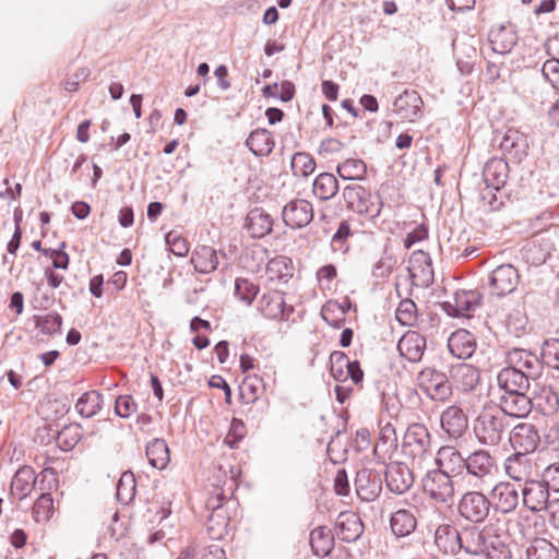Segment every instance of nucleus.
<instances>
[{"instance_id": "obj_1", "label": "nucleus", "mask_w": 559, "mask_h": 559, "mask_svg": "<svg viewBox=\"0 0 559 559\" xmlns=\"http://www.w3.org/2000/svg\"><path fill=\"white\" fill-rule=\"evenodd\" d=\"M509 420L496 405L486 404L473 420L476 440L485 447H497L504 439Z\"/></svg>"}, {"instance_id": "obj_2", "label": "nucleus", "mask_w": 559, "mask_h": 559, "mask_svg": "<svg viewBox=\"0 0 559 559\" xmlns=\"http://www.w3.org/2000/svg\"><path fill=\"white\" fill-rule=\"evenodd\" d=\"M342 197L348 211L369 219L380 216L383 203L379 195L372 194L368 189L357 183L344 187Z\"/></svg>"}, {"instance_id": "obj_3", "label": "nucleus", "mask_w": 559, "mask_h": 559, "mask_svg": "<svg viewBox=\"0 0 559 559\" xmlns=\"http://www.w3.org/2000/svg\"><path fill=\"white\" fill-rule=\"evenodd\" d=\"M453 478L437 468L430 469L421 479L423 490L435 503L450 506L455 495Z\"/></svg>"}, {"instance_id": "obj_4", "label": "nucleus", "mask_w": 559, "mask_h": 559, "mask_svg": "<svg viewBox=\"0 0 559 559\" xmlns=\"http://www.w3.org/2000/svg\"><path fill=\"white\" fill-rule=\"evenodd\" d=\"M492 503L480 491L464 492L457 502V513L466 522L477 525L484 523L491 512Z\"/></svg>"}, {"instance_id": "obj_5", "label": "nucleus", "mask_w": 559, "mask_h": 559, "mask_svg": "<svg viewBox=\"0 0 559 559\" xmlns=\"http://www.w3.org/2000/svg\"><path fill=\"white\" fill-rule=\"evenodd\" d=\"M402 451L404 455L418 461L430 454L431 436L428 428L418 423L409 425L404 433Z\"/></svg>"}, {"instance_id": "obj_6", "label": "nucleus", "mask_w": 559, "mask_h": 559, "mask_svg": "<svg viewBox=\"0 0 559 559\" xmlns=\"http://www.w3.org/2000/svg\"><path fill=\"white\" fill-rule=\"evenodd\" d=\"M417 385L433 401H444L452 395V386L442 371L435 368H424L416 378Z\"/></svg>"}, {"instance_id": "obj_7", "label": "nucleus", "mask_w": 559, "mask_h": 559, "mask_svg": "<svg viewBox=\"0 0 559 559\" xmlns=\"http://www.w3.org/2000/svg\"><path fill=\"white\" fill-rule=\"evenodd\" d=\"M465 471L475 479V485L492 480L497 472V463L493 455L485 449H477L466 456Z\"/></svg>"}, {"instance_id": "obj_8", "label": "nucleus", "mask_w": 559, "mask_h": 559, "mask_svg": "<svg viewBox=\"0 0 559 559\" xmlns=\"http://www.w3.org/2000/svg\"><path fill=\"white\" fill-rule=\"evenodd\" d=\"M519 281V272L513 265L501 264L488 276L489 293L492 296L504 297L515 290Z\"/></svg>"}, {"instance_id": "obj_9", "label": "nucleus", "mask_w": 559, "mask_h": 559, "mask_svg": "<svg viewBox=\"0 0 559 559\" xmlns=\"http://www.w3.org/2000/svg\"><path fill=\"white\" fill-rule=\"evenodd\" d=\"M506 361L508 367L522 371L532 380L542 376V359L531 350L513 347L507 352Z\"/></svg>"}, {"instance_id": "obj_10", "label": "nucleus", "mask_w": 559, "mask_h": 559, "mask_svg": "<svg viewBox=\"0 0 559 559\" xmlns=\"http://www.w3.org/2000/svg\"><path fill=\"white\" fill-rule=\"evenodd\" d=\"M313 205L306 199L290 200L282 210L284 224L292 229L308 226L313 219Z\"/></svg>"}, {"instance_id": "obj_11", "label": "nucleus", "mask_w": 559, "mask_h": 559, "mask_svg": "<svg viewBox=\"0 0 559 559\" xmlns=\"http://www.w3.org/2000/svg\"><path fill=\"white\" fill-rule=\"evenodd\" d=\"M532 397L527 395V392L516 393H501L496 405L500 409L506 418H525L533 409Z\"/></svg>"}, {"instance_id": "obj_12", "label": "nucleus", "mask_w": 559, "mask_h": 559, "mask_svg": "<svg viewBox=\"0 0 559 559\" xmlns=\"http://www.w3.org/2000/svg\"><path fill=\"white\" fill-rule=\"evenodd\" d=\"M509 441L516 452L533 453L540 443V436L532 423H520L513 427Z\"/></svg>"}, {"instance_id": "obj_13", "label": "nucleus", "mask_w": 559, "mask_h": 559, "mask_svg": "<svg viewBox=\"0 0 559 559\" xmlns=\"http://www.w3.org/2000/svg\"><path fill=\"white\" fill-rule=\"evenodd\" d=\"M355 487L362 501H374L382 491V475L372 468H361L356 474Z\"/></svg>"}, {"instance_id": "obj_14", "label": "nucleus", "mask_w": 559, "mask_h": 559, "mask_svg": "<svg viewBox=\"0 0 559 559\" xmlns=\"http://www.w3.org/2000/svg\"><path fill=\"white\" fill-rule=\"evenodd\" d=\"M259 310L267 319L287 321L294 312V307L286 305L284 293L271 290L262 295Z\"/></svg>"}, {"instance_id": "obj_15", "label": "nucleus", "mask_w": 559, "mask_h": 559, "mask_svg": "<svg viewBox=\"0 0 559 559\" xmlns=\"http://www.w3.org/2000/svg\"><path fill=\"white\" fill-rule=\"evenodd\" d=\"M388 489L396 495L405 493L414 484L412 469L402 462H391L385 469Z\"/></svg>"}, {"instance_id": "obj_16", "label": "nucleus", "mask_w": 559, "mask_h": 559, "mask_svg": "<svg viewBox=\"0 0 559 559\" xmlns=\"http://www.w3.org/2000/svg\"><path fill=\"white\" fill-rule=\"evenodd\" d=\"M523 504L532 512H539L547 508L549 490L543 480L528 479L522 487Z\"/></svg>"}, {"instance_id": "obj_17", "label": "nucleus", "mask_w": 559, "mask_h": 559, "mask_svg": "<svg viewBox=\"0 0 559 559\" xmlns=\"http://www.w3.org/2000/svg\"><path fill=\"white\" fill-rule=\"evenodd\" d=\"M423 99L414 90H405L393 103V111L403 120L415 121L421 117Z\"/></svg>"}, {"instance_id": "obj_18", "label": "nucleus", "mask_w": 559, "mask_h": 559, "mask_svg": "<svg viewBox=\"0 0 559 559\" xmlns=\"http://www.w3.org/2000/svg\"><path fill=\"white\" fill-rule=\"evenodd\" d=\"M489 535L486 530H479L476 525L465 526L460 531L459 552L461 550L468 555H483L487 547Z\"/></svg>"}, {"instance_id": "obj_19", "label": "nucleus", "mask_w": 559, "mask_h": 559, "mask_svg": "<svg viewBox=\"0 0 559 559\" xmlns=\"http://www.w3.org/2000/svg\"><path fill=\"white\" fill-rule=\"evenodd\" d=\"M437 469L456 477L465 471L466 457L454 447H441L436 455Z\"/></svg>"}, {"instance_id": "obj_20", "label": "nucleus", "mask_w": 559, "mask_h": 559, "mask_svg": "<svg viewBox=\"0 0 559 559\" xmlns=\"http://www.w3.org/2000/svg\"><path fill=\"white\" fill-rule=\"evenodd\" d=\"M364 532L359 515L353 511L341 512L335 521L336 536L346 543L356 542Z\"/></svg>"}, {"instance_id": "obj_21", "label": "nucleus", "mask_w": 559, "mask_h": 559, "mask_svg": "<svg viewBox=\"0 0 559 559\" xmlns=\"http://www.w3.org/2000/svg\"><path fill=\"white\" fill-rule=\"evenodd\" d=\"M532 379L518 369L502 368L497 374V385L501 393L528 392Z\"/></svg>"}, {"instance_id": "obj_22", "label": "nucleus", "mask_w": 559, "mask_h": 559, "mask_svg": "<svg viewBox=\"0 0 559 559\" xmlns=\"http://www.w3.org/2000/svg\"><path fill=\"white\" fill-rule=\"evenodd\" d=\"M475 336L465 329H459L451 333L448 338V349L451 355L459 359H467L476 350Z\"/></svg>"}, {"instance_id": "obj_23", "label": "nucleus", "mask_w": 559, "mask_h": 559, "mask_svg": "<svg viewBox=\"0 0 559 559\" xmlns=\"http://www.w3.org/2000/svg\"><path fill=\"white\" fill-rule=\"evenodd\" d=\"M426 337L417 331H407L399 341L397 349L409 362L421 360L426 349Z\"/></svg>"}, {"instance_id": "obj_24", "label": "nucleus", "mask_w": 559, "mask_h": 559, "mask_svg": "<svg viewBox=\"0 0 559 559\" xmlns=\"http://www.w3.org/2000/svg\"><path fill=\"white\" fill-rule=\"evenodd\" d=\"M501 151L515 162L527 155V136L516 129H509L500 141Z\"/></svg>"}, {"instance_id": "obj_25", "label": "nucleus", "mask_w": 559, "mask_h": 559, "mask_svg": "<svg viewBox=\"0 0 559 559\" xmlns=\"http://www.w3.org/2000/svg\"><path fill=\"white\" fill-rule=\"evenodd\" d=\"M273 218L263 209L254 207L249 211L245 221V228L252 238H263L273 229Z\"/></svg>"}, {"instance_id": "obj_26", "label": "nucleus", "mask_w": 559, "mask_h": 559, "mask_svg": "<svg viewBox=\"0 0 559 559\" xmlns=\"http://www.w3.org/2000/svg\"><path fill=\"white\" fill-rule=\"evenodd\" d=\"M440 421L442 429L453 439L462 437L468 424L464 412L455 405L449 406L442 412Z\"/></svg>"}, {"instance_id": "obj_27", "label": "nucleus", "mask_w": 559, "mask_h": 559, "mask_svg": "<svg viewBox=\"0 0 559 559\" xmlns=\"http://www.w3.org/2000/svg\"><path fill=\"white\" fill-rule=\"evenodd\" d=\"M492 496L497 510L503 514L513 512L520 500L519 490L511 483L497 484L492 489Z\"/></svg>"}, {"instance_id": "obj_28", "label": "nucleus", "mask_w": 559, "mask_h": 559, "mask_svg": "<svg viewBox=\"0 0 559 559\" xmlns=\"http://www.w3.org/2000/svg\"><path fill=\"white\" fill-rule=\"evenodd\" d=\"M484 181L488 187L500 191L509 178V165L503 158L489 159L483 170Z\"/></svg>"}, {"instance_id": "obj_29", "label": "nucleus", "mask_w": 559, "mask_h": 559, "mask_svg": "<svg viewBox=\"0 0 559 559\" xmlns=\"http://www.w3.org/2000/svg\"><path fill=\"white\" fill-rule=\"evenodd\" d=\"M533 408L543 416H554L559 411V394L549 385L540 386L532 396Z\"/></svg>"}, {"instance_id": "obj_30", "label": "nucleus", "mask_w": 559, "mask_h": 559, "mask_svg": "<svg viewBox=\"0 0 559 559\" xmlns=\"http://www.w3.org/2000/svg\"><path fill=\"white\" fill-rule=\"evenodd\" d=\"M480 298L481 294L477 289H462L454 293L453 304L447 302L445 305L452 308L453 316H467L468 312L479 307Z\"/></svg>"}, {"instance_id": "obj_31", "label": "nucleus", "mask_w": 559, "mask_h": 559, "mask_svg": "<svg viewBox=\"0 0 559 559\" xmlns=\"http://www.w3.org/2000/svg\"><path fill=\"white\" fill-rule=\"evenodd\" d=\"M190 262L197 272L210 274L217 269V251L210 246H198L192 252Z\"/></svg>"}, {"instance_id": "obj_32", "label": "nucleus", "mask_w": 559, "mask_h": 559, "mask_svg": "<svg viewBox=\"0 0 559 559\" xmlns=\"http://www.w3.org/2000/svg\"><path fill=\"white\" fill-rule=\"evenodd\" d=\"M531 461L526 453L515 452L504 461L506 474L515 481H526L531 474Z\"/></svg>"}, {"instance_id": "obj_33", "label": "nucleus", "mask_w": 559, "mask_h": 559, "mask_svg": "<svg viewBox=\"0 0 559 559\" xmlns=\"http://www.w3.org/2000/svg\"><path fill=\"white\" fill-rule=\"evenodd\" d=\"M246 145L255 156H269L275 146V142L269 130L259 128L249 134Z\"/></svg>"}, {"instance_id": "obj_34", "label": "nucleus", "mask_w": 559, "mask_h": 559, "mask_svg": "<svg viewBox=\"0 0 559 559\" xmlns=\"http://www.w3.org/2000/svg\"><path fill=\"white\" fill-rule=\"evenodd\" d=\"M489 41L495 52L507 55L516 45L518 35L511 26H500L489 33Z\"/></svg>"}, {"instance_id": "obj_35", "label": "nucleus", "mask_w": 559, "mask_h": 559, "mask_svg": "<svg viewBox=\"0 0 559 559\" xmlns=\"http://www.w3.org/2000/svg\"><path fill=\"white\" fill-rule=\"evenodd\" d=\"M35 483L34 471L31 467L19 468L11 481V493L17 500H23L33 490Z\"/></svg>"}, {"instance_id": "obj_36", "label": "nucleus", "mask_w": 559, "mask_h": 559, "mask_svg": "<svg viewBox=\"0 0 559 559\" xmlns=\"http://www.w3.org/2000/svg\"><path fill=\"white\" fill-rule=\"evenodd\" d=\"M460 531L451 525H440L436 530L435 543L438 548L448 555L459 554Z\"/></svg>"}, {"instance_id": "obj_37", "label": "nucleus", "mask_w": 559, "mask_h": 559, "mask_svg": "<svg viewBox=\"0 0 559 559\" xmlns=\"http://www.w3.org/2000/svg\"><path fill=\"white\" fill-rule=\"evenodd\" d=\"M310 546L318 557L330 555L334 546V537L330 528L318 526L310 533Z\"/></svg>"}, {"instance_id": "obj_38", "label": "nucleus", "mask_w": 559, "mask_h": 559, "mask_svg": "<svg viewBox=\"0 0 559 559\" xmlns=\"http://www.w3.org/2000/svg\"><path fill=\"white\" fill-rule=\"evenodd\" d=\"M338 189L336 177L330 173L319 174L312 183V192L321 201H328L334 198Z\"/></svg>"}, {"instance_id": "obj_39", "label": "nucleus", "mask_w": 559, "mask_h": 559, "mask_svg": "<svg viewBox=\"0 0 559 559\" xmlns=\"http://www.w3.org/2000/svg\"><path fill=\"white\" fill-rule=\"evenodd\" d=\"M390 526L394 535L404 537L415 531L417 521L411 511L401 509L391 515Z\"/></svg>"}, {"instance_id": "obj_40", "label": "nucleus", "mask_w": 559, "mask_h": 559, "mask_svg": "<svg viewBox=\"0 0 559 559\" xmlns=\"http://www.w3.org/2000/svg\"><path fill=\"white\" fill-rule=\"evenodd\" d=\"M146 456L151 466L164 469L169 463V449L164 439H154L146 445Z\"/></svg>"}, {"instance_id": "obj_41", "label": "nucleus", "mask_w": 559, "mask_h": 559, "mask_svg": "<svg viewBox=\"0 0 559 559\" xmlns=\"http://www.w3.org/2000/svg\"><path fill=\"white\" fill-rule=\"evenodd\" d=\"M103 407V395L95 390L83 393L76 404V412L86 418L95 416Z\"/></svg>"}, {"instance_id": "obj_42", "label": "nucleus", "mask_w": 559, "mask_h": 559, "mask_svg": "<svg viewBox=\"0 0 559 559\" xmlns=\"http://www.w3.org/2000/svg\"><path fill=\"white\" fill-rule=\"evenodd\" d=\"M336 171L344 180L359 181L366 178L367 165L360 158H347L337 165Z\"/></svg>"}, {"instance_id": "obj_43", "label": "nucleus", "mask_w": 559, "mask_h": 559, "mask_svg": "<svg viewBox=\"0 0 559 559\" xmlns=\"http://www.w3.org/2000/svg\"><path fill=\"white\" fill-rule=\"evenodd\" d=\"M293 261L284 255H278L271 259L266 265V272L270 274L271 280H278L286 283L293 277Z\"/></svg>"}, {"instance_id": "obj_44", "label": "nucleus", "mask_w": 559, "mask_h": 559, "mask_svg": "<svg viewBox=\"0 0 559 559\" xmlns=\"http://www.w3.org/2000/svg\"><path fill=\"white\" fill-rule=\"evenodd\" d=\"M229 521L227 510L211 512L206 523L209 536L212 539H222L227 534Z\"/></svg>"}, {"instance_id": "obj_45", "label": "nucleus", "mask_w": 559, "mask_h": 559, "mask_svg": "<svg viewBox=\"0 0 559 559\" xmlns=\"http://www.w3.org/2000/svg\"><path fill=\"white\" fill-rule=\"evenodd\" d=\"M346 311L340 302L329 300L321 309V317L330 326L340 329L346 320Z\"/></svg>"}, {"instance_id": "obj_46", "label": "nucleus", "mask_w": 559, "mask_h": 559, "mask_svg": "<svg viewBox=\"0 0 559 559\" xmlns=\"http://www.w3.org/2000/svg\"><path fill=\"white\" fill-rule=\"evenodd\" d=\"M527 559H558L556 545L546 538H535L526 550Z\"/></svg>"}, {"instance_id": "obj_47", "label": "nucleus", "mask_w": 559, "mask_h": 559, "mask_svg": "<svg viewBox=\"0 0 559 559\" xmlns=\"http://www.w3.org/2000/svg\"><path fill=\"white\" fill-rule=\"evenodd\" d=\"M290 168L296 177H308L316 169L313 157L306 152H297L292 156Z\"/></svg>"}, {"instance_id": "obj_48", "label": "nucleus", "mask_w": 559, "mask_h": 559, "mask_svg": "<svg viewBox=\"0 0 559 559\" xmlns=\"http://www.w3.org/2000/svg\"><path fill=\"white\" fill-rule=\"evenodd\" d=\"M454 378L463 391H472L479 382V372L471 365L461 364L455 369Z\"/></svg>"}, {"instance_id": "obj_49", "label": "nucleus", "mask_w": 559, "mask_h": 559, "mask_svg": "<svg viewBox=\"0 0 559 559\" xmlns=\"http://www.w3.org/2000/svg\"><path fill=\"white\" fill-rule=\"evenodd\" d=\"M136 483L134 474L130 471L122 473L117 484V499L124 504L131 502L135 496Z\"/></svg>"}, {"instance_id": "obj_50", "label": "nucleus", "mask_w": 559, "mask_h": 559, "mask_svg": "<svg viewBox=\"0 0 559 559\" xmlns=\"http://www.w3.org/2000/svg\"><path fill=\"white\" fill-rule=\"evenodd\" d=\"M486 559H511L512 552L509 545L500 536H489L484 554Z\"/></svg>"}, {"instance_id": "obj_51", "label": "nucleus", "mask_w": 559, "mask_h": 559, "mask_svg": "<svg viewBox=\"0 0 559 559\" xmlns=\"http://www.w3.org/2000/svg\"><path fill=\"white\" fill-rule=\"evenodd\" d=\"M35 326L43 334L55 335L61 332L62 317L58 312H49L46 316H34Z\"/></svg>"}, {"instance_id": "obj_52", "label": "nucleus", "mask_w": 559, "mask_h": 559, "mask_svg": "<svg viewBox=\"0 0 559 559\" xmlns=\"http://www.w3.org/2000/svg\"><path fill=\"white\" fill-rule=\"evenodd\" d=\"M347 355L340 350H334L330 355V371L334 380L338 382L346 381V370L350 366Z\"/></svg>"}, {"instance_id": "obj_53", "label": "nucleus", "mask_w": 559, "mask_h": 559, "mask_svg": "<svg viewBox=\"0 0 559 559\" xmlns=\"http://www.w3.org/2000/svg\"><path fill=\"white\" fill-rule=\"evenodd\" d=\"M543 366L559 370V338L546 340L540 349Z\"/></svg>"}, {"instance_id": "obj_54", "label": "nucleus", "mask_w": 559, "mask_h": 559, "mask_svg": "<svg viewBox=\"0 0 559 559\" xmlns=\"http://www.w3.org/2000/svg\"><path fill=\"white\" fill-rule=\"evenodd\" d=\"M353 236L350 224L343 219L331 238V248L333 251L345 253L349 249L348 239Z\"/></svg>"}, {"instance_id": "obj_55", "label": "nucleus", "mask_w": 559, "mask_h": 559, "mask_svg": "<svg viewBox=\"0 0 559 559\" xmlns=\"http://www.w3.org/2000/svg\"><path fill=\"white\" fill-rule=\"evenodd\" d=\"M53 514V499L50 493H41L33 506V518L36 522H47Z\"/></svg>"}, {"instance_id": "obj_56", "label": "nucleus", "mask_w": 559, "mask_h": 559, "mask_svg": "<svg viewBox=\"0 0 559 559\" xmlns=\"http://www.w3.org/2000/svg\"><path fill=\"white\" fill-rule=\"evenodd\" d=\"M259 286L248 278L238 277L235 281V295L247 305H251L259 293Z\"/></svg>"}, {"instance_id": "obj_57", "label": "nucleus", "mask_w": 559, "mask_h": 559, "mask_svg": "<svg viewBox=\"0 0 559 559\" xmlns=\"http://www.w3.org/2000/svg\"><path fill=\"white\" fill-rule=\"evenodd\" d=\"M395 318L402 325H414L417 320L416 304L412 299L402 300L397 306Z\"/></svg>"}, {"instance_id": "obj_58", "label": "nucleus", "mask_w": 559, "mask_h": 559, "mask_svg": "<svg viewBox=\"0 0 559 559\" xmlns=\"http://www.w3.org/2000/svg\"><path fill=\"white\" fill-rule=\"evenodd\" d=\"M79 427H64L57 436V444L63 451L72 450L80 441Z\"/></svg>"}, {"instance_id": "obj_59", "label": "nucleus", "mask_w": 559, "mask_h": 559, "mask_svg": "<svg viewBox=\"0 0 559 559\" xmlns=\"http://www.w3.org/2000/svg\"><path fill=\"white\" fill-rule=\"evenodd\" d=\"M526 325L527 318L521 311H513L508 314L506 328L511 335L520 337L525 333Z\"/></svg>"}, {"instance_id": "obj_60", "label": "nucleus", "mask_w": 559, "mask_h": 559, "mask_svg": "<svg viewBox=\"0 0 559 559\" xmlns=\"http://www.w3.org/2000/svg\"><path fill=\"white\" fill-rule=\"evenodd\" d=\"M165 241L169 246V250L177 257H186L190 246L186 238L181 237L177 231L171 230L166 234Z\"/></svg>"}, {"instance_id": "obj_61", "label": "nucleus", "mask_w": 559, "mask_h": 559, "mask_svg": "<svg viewBox=\"0 0 559 559\" xmlns=\"http://www.w3.org/2000/svg\"><path fill=\"white\" fill-rule=\"evenodd\" d=\"M136 411V404L131 395H119L115 402V413L121 418H129Z\"/></svg>"}, {"instance_id": "obj_62", "label": "nucleus", "mask_w": 559, "mask_h": 559, "mask_svg": "<svg viewBox=\"0 0 559 559\" xmlns=\"http://www.w3.org/2000/svg\"><path fill=\"white\" fill-rule=\"evenodd\" d=\"M264 388V383L262 378L258 376H247L242 384L240 386L241 394L245 396V394L248 392L251 396L252 401L257 400V394L260 392L261 389Z\"/></svg>"}, {"instance_id": "obj_63", "label": "nucleus", "mask_w": 559, "mask_h": 559, "mask_svg": "<svg viewBox=\"0 0 559 559\" xmlns=\"http://www.w3.org/2000/svg\"><path fill=\"white\" fill-rule=\"evenodd\" d=\"M543 75L556 90H559V60H547L542 69Z\"/></svg>"}, {"instance_id": "obj_64", "label": "nucleus", "mask_w": 559, "mask_h": 559, "mask_svg": "<svg viewBox=\"0 0 559 559\" xmlns=\"http://www.w3.org/2000/svg\"><path fill=\"white\" fill-rule=\"evenodd\" d=\"M543 483L554 491H559V464L548 466L543 473Z\"/></svg>"}]
</instances>
